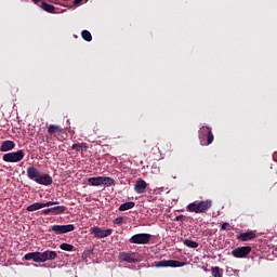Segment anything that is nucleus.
Masks as SVG:
<instances>
[{
  "label": "nucleus",
  "mask_w": 277,
  "mask_h": 277,
  "mask_svg": "<svg viewBox=\"0 0 277 277\" xmlns=\"http://www.w3.org/2000/svg\"><path fill=\"white\" fill-rule=\"evenodd\" d=\"M81 37L85 42H92V34L89 30H82Z\"/></svg>",
  "instance_id": "nucleus-25"
},
{
  "label": "nucleus",
  "mask_w": 277,
  "mask_h": 277,
  "mask_svg": "<svg viewBox=\"0 0 277 277\" xmlns=\"http://www.w3.org/2000/svg\"><path fill=\"white\" fill-rule=\"evenodd\" d=\"M25 261H35V263H41L40 252H29L24 256Z\"/></svg>",
  "instance_id": "nucleus-18"
},
{
  "label": "nucleus",
  "mask_w": 277,
  "mask_h": 277,
  "mask_svg": "<svg viewBox=\"0 0 277 277\" xmlns=\"http://www.w3.org/2000/svg\"><path fill=\"white\" fill-rule=\"evenodd\" d=\"M146 187H148V184L144 180H137L134 184V190L136 194H144L146 192Z\"/></svg>",
  "instance_id": "nucleus-14"
},
{
  "label": "nucleus",
  "mask_w": 277,
  "mask_h": 277,
  "mask_svg": "<svg viewBox=\"0 0 277 277\" xmlns=\"http://www.w3.org/2000/svg\"><path fill=\"white\" fill-rule=\"evenodd\" d=\"M53 205H60V201H48L42 203V208L44 209V207H53Z\"/></svg>",
  "instance_id": "nucleus-29"
},
{
  "label": "nucleus",
  "mask_w": 277,
  "mask_h": 277,
  "mask_svg": "<svg viewBox=\"0 0 277 277\" xmlns=\"http://www.w3.org/2000/svg\"><path fill=\"white\" fill-rule=\"evenodd\" d=\"M72 150H76V153H83V146L81 144H74L71 146Z\"/></svg>",
  "instance_id": "nucleus-27"
},
{
  "label": "nucleus",
  "mask_w": 277,
  "mask_h": 277,
  "mask_svg": "<svg viewBox=\"0 0 277 277\" xmlns=\"http://www.w3.org/2000/svg\"><path fill=\"white\" fill-rule=\"evenodd\" d=\"M153 239V235L150 234H136L133 235L129 241L130 243H136L138 246H146L150 243V240Z\"/></svg>",
  "instance_id": "nucleus-5"
},
{
  "label": "nucleus",
  "mask_w": 277,
  "mask_h": 277,
  "mask_svg": "<svg viewBox=\"0 0 277 277\" xmlns=\"http://www.w3.org/2000/svg\"><path fill=\"white\" fill-rule=\"evenodd\" d=\"M252 252V247L247 246V247H238L232 251V256L235 259H246L248 254Z\"/></svg>",
  "instance_id": "nucleus-9"
},
{
  "label": "nucleus",
  "mask_w": 277,
  "mask_h": 277,
  "mask_svg": "<svg viewBox=\"0 0 277 277\" xmlns=\"http://www.w3.org/2000/svg\"><path fill=\"white\" fill-rule=\"evenodd\" d=\"M39 209H43L42 202L31 203L26 208V211L34 212V211H39Z\"/></svg>",
  "instance_id": "nucleus-22"
},
{
  "label": "nucleus",
  "mask_w": 277,
  "mask_h": 277,
  "mask_svg": "<svg viewBox=\"0 0 277 277\" xmlns=\"http://www.w3.org/2000/svg\"><path fill=\"white\" fill-rule=\"evenodd\" d=\"M32 3H35L36 5H38V3H40V0H31Z\"/></svg>",
  "instance_id": "nucleus-33"
},
{
  "label": "nucleus",
  "mask_w": 277,
  "mask_h": 277,
  "mask_svg": "<svg viewBox=\"0 0 277 277\" xmlns=\"http://www.w3.org/2000/svg\"><path fill=\"white\" fill-rule=\"evenodd\" d=\"M114 224H117V226H122L124 224V217L123 216H118L113 221Z\"/></svg>",
  "instance_id": "nucleus-28"
},
{
  "label": "nucleus",
  "mask_w": 277,
  "mask_h": 277,
  "mask_svg": "<svg viewBox=\"0 0 277 277\" xmlns=\"http://www.w3.org/2000/svg\"><path fill=\"white\" fill-rule=\"evenodd\" d=\"M183 220H185V215H183V214H180V215H177V216L175 217V221H176V222H183Z\"/></svg>",
  "instance_id": "nucleus-32"
},
{
  "label": "nucleus",
  "mask_w": 277,
  "mask_h": 277,
  "mask_svg": "<svg viewBox=\"0 0 277 277\" xmlns=\"http://www.w3.org/2000/svg\"><path fill=\"white\" fill-rule=\"evenodd\" d=\"M271 195L277 197V183L271 187Z\"/></svg>",
  "instance_id": "nucleus-30"
},
{
  "label": "nucleus",
  "mask_w": 277,
  "mask_h": 277,
  "mask_svg": "<svg viewBox=\"0 0 277 277\" xmlns=\"http://www.w3.org/2000/svg\"><path fill=\"white\" fill-rule=\"evenodd\" d=\"M54 233V235H66V233H72L75 226L72 224L68 225H52L49 232Z\"/></svg>",
  "instance_id": "nucleus-8"
},
{
  "label": "nucleus",
  "mask_w": 277,
  "mask_h": 277,
  "mask_svg": "<svg viewBox=\"0 0 277 277\" xmlns=\"http://www.w3.org/2000/svg\"><path fill=\"white\" fill-rule=\"evenodd\" d=\"M211 274L213 277H222V273H220V267L217 266L212 267Z\"/></svg>",
  "instance_id": "nucleus-26"
},
{
  "label": "nucleus",
  "mask_w": 277,
  "mask_h": 277,
  "mask_svg": "<svg viewBox=\"0 0 277 277\" xmlns=\"http://www.w3.org/2000/svg\"><path fill=\"white\" fill-rule=\"evenodd\" d=\"M56 2H54L56 5H62V2H60V0H55Z\"/></svg>",
  "instance_id": "nucleus-34"
},
{
  "label": "nucleus",
  "mask_w": 277,
  "mask_h": 277,
  "mask_svg": "<svg viewBox=\"0 0 277 277\" xmlns=\"http://www.w3.org/2000/svg\"><path fill=\"white\" fill-rule=\"evenodd\" d=\"M63 129L60 126L51 124L48 129L49 135H55V133H62Z\"/></svg>",
  "instance_id": "nucleus-19"
},
{
  "label": "nucleus",
  "mask_w": 277,
  "mask_h": 277,
  "mask_svg": "<svg viewBox=\"0 0 277 277\" xmlns=\"http://www.w3.org/2000/svg\"><path fill=\"white\" fill-rule=\"evenodd\" d=\"M88 183L93 187H98L101 185H106V187H111V185L115 184V181L111 177L97 176V177H89Z\"/></svg>",
  "instance_id": "nucleus-3"
},
{
  "label": "nucleus",
  "mask_w": 277,
  "mask_h": 277,
  "mask_svg": "<svg viewBox=\"0 0 277 277\" xmlns=\"http://www.w3.org/2000/svg\"><path fill=\"white\" fill-rule=\"evenodd\" d=\"M66 209H68L66 208V206H56L53 208L42 210V214L49 215L50 213H52V215H62V213H64Z\"/></svg>",
  "instance_id": "nucleus-10"
},
{
  "label": "nucleus",
  "mask_w": 277,
  "mask_h": 277,
  "mask_svg": "<svg viewBox=\"0 0 277 277\" xmlns=\"http://www.w3.org/2000/svg\"><path fill=\"white\" fill-rule=\"evenodd\" d=\"M135 253H131V252H120L119 253V259L120 261H123L126 263H138L140 259L134 258Z\"/></svg>",
  "instance_id": "nucleus-12"
},
{
  "label": "nucleus",
  "mask_w": 277,
  "mask_h": 277,
  "mask_svg": "<svg viewBox=\"0 0 277 277\" xmlns=\"http://www.w3.org/2000/svg\"><path fill=\"white\" fill-rule=\"evenodd\" d=\"M89 233L90 235H94L95 239H105V237H110V235L114 233V229H104L98 226H93L90 228Z\"/></svg>",
  "instance_id": "nucleus-6"
},
{
  "label": "nucleus",
  "mask_w": 277,
  "mask_h": 277,
  "mask_svg": "<svg viewBox=\"0 0 277 277\" xmlns=\"http://www.w3.org/2000/svg\"><path fill=\"white\" fill-rule=\"evenodd\" d=\"M183 245L186 246V248H193V249H196L199 246L198 242L190 239H184Z\"/></svg>",
  "instance_id": "nucleus-23"
},
{
  "label": "nucleus",
  "mask_w": 277,
  "mask_h": 277,
  "mask_svg": "<svg viewBox=\"0 0 277 277\" xmlns=\"http://www.w3.org/2000/svg\"><path fill=\"white\" fill-rule=\"evenodd\" d=\"M61 250H64L65 252H72V250H75V246L70 245V243H66V242H63L61 246H60Z\"/></svg>",
  "instance_id": "nucleus-24"
},
{
  "label": "nucleus",
  "mask_w": 277,
  "mask_h": 277,
  "mask_svg": "<svg viewBox=\"0 0 277 277\" xmlns=\"http://www.w3.org/2000/svg\"><path fill=\"white\" fill-rule=\"evenodd\" d=\"M211 207H213V201L208 199L198 203L192 202L186 207V209L189 211V213H207Z\"/></svg>",
  "instance_id": "nucleus-1"
},
{
  "label": "nucleus",
  "mask_w": 277,
  "mask_h": 277,
  "mask_svg": "<svg viewBox=\"0 0 277 277\" xmlns=\"http://www.w3.org/2000/svg\"><path fill=\"white\" fill-rule=\"evenodd\" d=\"M237 239L239 241H250L252 239H256V234L252 230L250 232H247V233H240L238 236H237Z\"/></svg>",
  "instance_id": "nucleus-15"
},
{
  "label": "nucleus",
  "mask_w": 277,
  "mask_h": 277,
  "mask_svg": "<svg viewBox=\"0 0 277 277\" xmlns=\"http://www.w3.org/2000/svg\"><path fill=\"white\" fill-rule=\"evenodd\" d=\"M16 148V143L13 141H4L0 146V153H9V150H14Z\"/></svg>",
  "instance_id": "nucleus-16"
},
{
  "label": "nucleus",
  "mask_w": 277,
  "mask_h": 277,
  "mask_svg": "<svg viewBox=\"0 0 277 277\" xmlns=\"http://www.w3.org/2000/svg\"><path fill=\"white\" fill-rule=\"evenodd\" d=\"M221 228L222 230H230L232 228L230 223H223Z\"/></svg>",
  "instance_id": "nucleus-31"
},
{
  "label": "nucleus",
  "mask_w": 277,
  "mask_h": 277,
  "mask_svg": "<svg viewBox=\"0 0 277 277\" xmlns=\"http://www.w3.org/2000/svg\"><path fill=\"white\" fill-rule=\"evenodd\" d=\"M133 207H135V202L128 201V202L122 203L119 207V211H129V209H133Z\"/></svg>",
  "instance_id": "nucleus-21"
},
{
  "label": "nucleus",
  "mask_w": 277,
  "mask_h": 277,
  "mask_svg": "<svg viewBox=\"0 0 277 277\" xmlns=\"http://www.w3.org/2000/svg\"><path fill=\"white\" fill-rule=\"evenodd\" d=\"M27 176L30 179V181H35L40 176V171L36 167H28L27 168Z\"/></svg>",
  "instance_id": "nucleus-17"
},
{
  "label": "nucleus",
  "mask_w": 277,
  "mask_h": 277,
  "mask_svg": "<svg viewBox=\"0 0 277 277\" xmlns=\"http://www.w3.org/2000/svg\"><path fill=\"white\" fill-rule=\"evenodd\" d=\"M57 259V252L47 250L44 252H40V261L41 263H47V261H55Z\"/></svg>",
  "instance_id": "nucleus-11"
},
{
  "label": "nucleus",
  "mask_w": 277,
  "mask_h": 277,
  "mask_svg": "<svg viewBox=\"0 0 277 277\" xmlns=\"http://www.w3.org/2000/svg\"><path fill=\"white\" fill-rule=\"evenodd\" d=\"M38 183V185H44V186H49V185H53V177H51V175L49 174H39V177L36 179V182Z\"/></svg>",
  "instance_id": "nucleus-13"
},
{
  "label": "nucleus",
  "mask_w": 277,
  "mask_h": 277,
  "mask_svg": "<svg viewBox=\"0 0 277 277\" xmlns=\"http://www.w3.org/2000/svg\"><path fill=\"white\" fill-rule=\"evenodd\" d=\"M185 265H187V263L176 260H161L151 264L153 267H185Z\"/></svg>",
  "instance_id": "nucleus-4"
},
{
  "label": "nucleus",
  "mask_w": 277,
  "mask_h": 277,
  "mask_svg": "<svg viewBox=\"0 0 277 277\" xmlns=\"http://www.w3.org/2000/svg\"><path fill=\"white\" fill-rule=\"evenodd\" d=\"M23 159H25V151H23V149L8 153L2 156V161H5L6 163H18V161H23Z\"/></svg>",
  "instance_id": "nucleus-2"
},
{
  "label": "nucleus",
  "mask_w": 277,
  "mask_h": 277,
  "mask_svg": "<svg viewBox=\"0 0 277 277\" xmlns=\"http://www.w3.org/2000/svg\"><path fill=\"white\" fill-rule=\"evenodd\" d=\"M206 138H207L206 146L213 144L214 136H213V132L211 131V128L209 127H202L199 130L200 142H205Z\"/></svg>",
  "instance_id": "nucleus-7"
},
{
  "label": "nucleus",
  "mask_w": 277,
  "mask_h": 277,
  "mask_svg": "<svg viewBox=\"0 0 277 277\" xmlns=\"http://www.w3.org/2000/svg\"><path fill=\"white\" fill-rule=\"evenodd\" d=\"M41 8L44 10V12H49V14L55 13V6L47 2H41Z\"/></svg>",
  "instance_id": "nucleus-20"
}]
</instances>
